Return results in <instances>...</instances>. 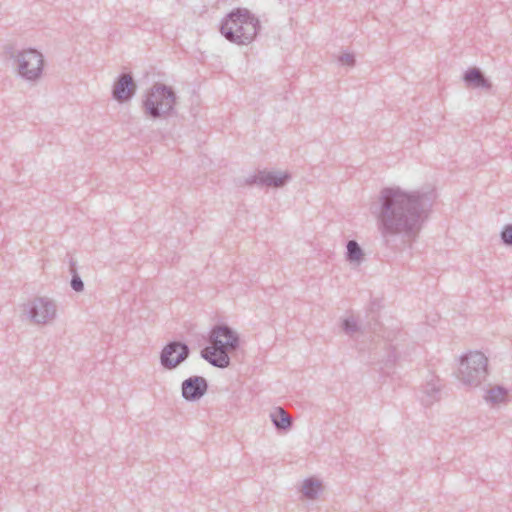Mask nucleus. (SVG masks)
I'll list each match as a JSON object with an SVG mask.
<instances>
[{"mask_svg":"<svg viewBox=\"0 0 512 512\" xmlns=\"http://www.w3.org/2000/svg\"><path fill=\"white\" fill-rule=\"evenodd\" d=\"M28 317L35 324H47L56 317V304L47 297H36L27 304Z\"/></svg>","mask_w":512,"mask_h":512,"instance_id":"6e6552de","label":"nucleus"},{"mask_svg":"<svg viewBox=\"0 0 512 512\" xmlns=\"http://www.w3.org/2000/svg\"><path fill=\"white\" fill-rule=\"evenodd\" d=\"M190 355L189 346L181 341L168 342L160 352V364L166 370H173Z\"/></svg>","mask_w":512,"mask_h":512,"instance_id":"0eeeda50","label":"nucleus"},{"mask_svg":"<svg viewBox=\"0 0 512 512\" xmlns=\"http://www.w3.org/2000/svg\"><path fill=\"white\" fill-rule=\"evenodd\" d=\"M208 387V382L204 377L191 376L181 384L182 397L186 401H197L207 393Z\"/></svg>","mask_w":512,"mask_h":512,"instance_id":"9d476101","label":"nucleus"},{"mask_svg":"<svg viewBox=\"0 0 512 512\" xmlns=\"http://www.w3.org/2000/svg\"><path fill=\"white\" fill-rule=\"evenodd\" d=\"M271 421L278 431H287L293 424L292 417L282 407H277L271 413Z\"/></svg>","mask_w":512,"mask_h":512,"instance_id":"4468645a","label":"nucleus"},{"mask_svg":"<svg viewBox=\"0 0 512 512\" xmlns=\"http://www.w3.org/2000/svg\"><path fill=\"white\" fill-rule=\"evenodd\" d=\"M259 19L247 8H235L221 21L220 32L231 43L249 45L259 33Z\"/></svg>","mask_w":512,"mask_h":512,"instance_id":"f03ea898","label":"nucleus"},{"mask_svg":"<svg viewBox=\"0 0 512 512\" xmlns=\"http://www.w3.org/2000/svg\"><path fill=\"white\" fill-rule=\"evenodd\" d=\"M437 198L435 189L407 191L384 187L371 204L383 247L393 253L412 249Z\"/></svg>","mask_w":512,"mask_h":512,"instance_id":"f257e3e1","label":"nucleus"},{"mask_svg":"<svg viewBox=\"0 0 512 512\" xmlns=\"http://www.w3.org/2000/svg\"><path fill=\"white\" fill-rule=\"evenodd\" d=\"M488 375V358L480 351H471L460 359L459 380L466 386L477 387Z\"/></svg>","mask_w":512,"mask_h":512,"instance_id":"423d86ee","label":"nucleus"},{"mask_svg":"<svg viewBox=\"0 0 512 512\" xmlns=\"http://www.w3.org/2000/svg\"><path fill=\"white\" fill-rule=\"evenodd\" d=\"M364 259V252L356 240H349L346 245V260L350 263H360Z\"/></svg>","mask_w":512,"mask_h":512,"instance_id":"dca6fc26","label":"nucleus"},{"mask_svg":"<svg viewBox=\"0 0 512 512\" xmlns=\"http://www.w3.org/2000/svg\"><path fill=\"white\" fill-rule=\"evenodd\" d=\"M177 95L171 86L156 82L147 89L142 99L144 115L152 120L167 119L175 114Z\"/></svg>","mask_w":512,"mask_h":512,"instance_id":"20e7f679","label":"nucleus"},{"mask_svg":"<svg viewBox=\"0 0 512 512\" xmlns=\"http://www.w3.org/2000/svg\"><path fill=\"white\" fill-rule=\"evenodd\" d=\"M6 55L14 60L18 74L25 80L35 82L42 76L44 69V57L34 48L16 50L9 46L5 50Z\"/></svg>","mask_w":512,"mask_h":512,"instance_id":"39448f33","label":"nucleus"},{"mask_svg":"<svg viewBox=\"0 0 512 512\" xmlns=\"http://www.w3.org/2000/svg\"><path fill=\"white\" fill-rule=\"evenodd\" d=\"M508 391L503 386H495L487 391L485 399L491 403L498 404L505 401Z\"/></svg>","mask_w":512,"mask_h":512,"instance_id":"f3484780","label":"nucleus"},{"mask_svg":"<svg viewBox=\"0 0 512 512\" xmlns=\"http://www.w3.org/2000/svg\"><path fill=\"white\" fill-rule=\"evenodd\" d=\"M339 61L343 64H347L348 66L355 65V56L351 53H345L339 57Z\"/></svg>","mask_w":512,"mask_h":512,"instance_id":"412c9836","label":"nucleus"},{"mask_svg":"<svg viewBox=\"0 0 512 512\" xmlns=\"http://www.w3.org/2000/svg\"><path fill=\"white\" fill-rule=\"evenodd\" d=\"M208 341L215 346L203 348L201 357L214 367L227 368L231 362L229 352L239 347V335L227 324H217L211 329Z\"/></svg>","mask_w":512,"mask_h":512,"instance_id":"7ed1b4c3","label":"nucleus"},{"mask_svg":"<svg viewBox=\"0 0 512 512\" xmlns=\"http://www.w3.org/2000/svg\"><path fill=\"white\" fill-rule=\"evenodd\" d=\"M137 85L130 73H121L112 89V97L119 103L129 101L136 93Z\"/></svg>","mask_w":512,"mask_h":512,"instance_id":"9b49d317","label":"nucleus"},{"mask_svg":"<svg viewBox=\"0 0 512 512\" xmlns=\"http://www.w3.org/2000/svg\"><path fill=\"white\" fill-rule=\"evenodd\" d=\"M289 173L270 172L266 170H259L257 174L252 175L245 179V184L248 186L258 185L261 187H283L290 179Z\"/></svg>","mask_w":512,"mask_h":512,"instance_id":"1a4fd4ad","label":"nucleus"},{"mask_svg":"<svg viewBox=\"0 0 512 512\" xmlns=\"http://www.w3.org/2000/svg\"><path fill=\"white\" fill-rule=\"evenodd\" d=\"M322 490V482L314 477H310L303 481L301 492L306 499L315 500Z\"/></svg>","mask_w":512,"mask_h":512,"instance_id":"2eb2a0df","label":"nucleus"},{"mask_svg":"<svg viewBox=\"0 0 512 512\" xmlns=\"http://www.w3.org/2000/svg\"><path fill=\"white\" fill-rule=\"evenodd\" d=\"M463 81L468 88H481L487 91L492 89V83L487 79L480 68L472 67L463 74Z\"/></svg>","mask_w":512,"mask_h":512,"instance_id":"f8f14e48","label":"nucleus"},{"mask_svg":"<svg viewBox=\"0 0 512 512\" xmlns=\"http://www.w3.org/2000/svg\"><path fill=\"white\" fill-rule=\"evenodd\" d=\"M69 264H70V273L72 275V278L70 281L71 288L75 292H82L84 290V283H83L81 277L79 276V274L77 273L76 261L73 258H71L69 261Z\"/></svg>","mask_w":512,"mask_h":512,"instance_id":"a211bd4d","label":"nucleus"},{"mask_svg":"<svg viewBox=\"0 0 512 512\" xmlns=\"http://www.w3.org/2000/svg\"><path fill=\"white\" fill-rule=\"evenodd\" d=\"M342 329L348 335H352L360 330L359 325L354 317H348L344 319L342 322Z\"/></svg>","mask_w":512,"mask_h":512,"instance_id":"6ab92c4d","label":"nucleus"},{"mask_svg":"<svg viewBox=\"0 0 512 512\" xmlns=\"http://www.w3.org/2000/svg\"><path fill=\"white\" fill-rule=\"evenodd\" d=\"M501 242L505 246L512 247V224H506L500 232Z\"/></svg>","mask_w":512,"mask_h":512,"instance_id":"aec40b11","label":"nucleus"},{"mask_svg":"<svg viewBox=\"0 0 512 512\" xmlns=\"http://www.w3.org/2000/svg\"><path fill=\"white\" fill-rule=\"evenodd\" d=\"M441 385L439 379L428 381L422 388L420 400L426 407L440 400Z\"/></svg>","mask_w":512,"mask_h":512,"instance_id":"ddd939ff","label":"nucleus"}]
</instances>
